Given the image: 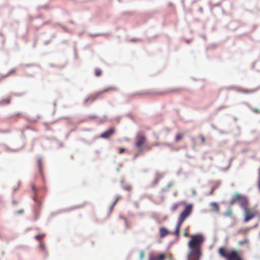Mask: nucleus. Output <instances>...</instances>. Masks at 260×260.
I'll list each match as a JSON object with an SVG mask.
<instances>
[{"label": "nucleus", "mask_w": 260, "mask_h": 260, "mask_svg": "<svg viewBox=\"0 0 260 260\" xmlns=\"http://www.w3.org/2000/svg\"><path fill=\"white\" fill-rule=\"evenodd\" d=\"M193 210V205L188 204L185 205L183 210L180 213L178 220L175 234L176 235L179 234L180 228L184 220L191 214Z\"/></svg>", "instance_id": "obj_1"}, {"label": "nucleus", "mask_w": 260, "mask_h": 260, "mask_svg": "<svg viewBox=\"0 0 260 260\" xmlns=\"http://www.w3.org/2000/svg\"><path fill=\"white\" fill-rule=\"evenodd\" d=\"M218 252L226 260H242L241 253L237 250H230L225 247H221L219 249Z\"/></svg>", "instance_id": "obj_2"}, {"label": "nucleus", "mask_w": 260, "mask_h": 260, "mask_svg": "<svg viewBox=\"0 0 260 260\" xmlns=\"http://www.w3.org/2000/svg\"><path fill=\"white\" fill-rule=\"evenodd\" d=\"M147 139L144 133L140 132L137 134L136 137V142L135 145L140 152L146 150H150L151 147L146 145Z\"/></svg>", "instance_id": "obj_3"}, {"label": "nucleus", "mask_w": 260, "mask_h": 260, "mask_svg": "<svg viewBox=\"0 0 260 260\" xmlns=\"http://www.w3.org/2000/svg\"><path fill=\"white\" fill-rule=\"evenodd\" d=\"M201 254L199 245H189L188 260H199Z\"/></svg>", "instance_id": "obj_4"}, {"label": "nucleus", "mask_w": 260, "mask_h": 260, "mask_svg": "<svg viewBox=\"0 0 260 260\" xmlns=\"http://www.w3.org/2000/svg\"><path fill=\"white\" fill-rule=\"evenodd\" d=\"M118 89L115 86H109L106 88H105L96 92H95L94 94L87 97L84 100V103H87L88 101H90L91 102L94 101L96 99H97L99 96L101 94H104L106 92H108L112 91H116Z\"/></svg>", "instance_id": "obj_5"}, {"label": "nucleus", "mask_w": 260, "mask_h": 260, "mask_svg": "<svg viewBox=\"0 0 260 260\" xmlns=\"http://www.w3.org/2000/svg\"><path fill=\"white\" fill-rule=\"evenodd\" d=\"M236 202L239 203L243 209L247 207L248 205V201L247 198L239 193H236L235 194L231 201V204L233 205Z\"/></svg>", "instance_id": "obj_6"}, {"label": "nucleus", "mask_w": 260, "mask_h": 260, "mask_svg": "<svg viewBox=\"0 0 260 260\" xmlns=\"http://www.w3.org/2000/svg\"><path fill=\"white\" fill-rule=\"evenodd\" d=\"M244 210V221L248 222L252 219L257 213L256 210L248 208L247 207L243 209Z\"/></svg>", "instance_id": "obj_7"}, {"label": "nucleus", "mask_w": 260, "mask_h": 260, "mask_svg": "<svg viewBox=\"0 0 260 260\" xmlns=\"http://www.w3.org/2000/svg\"><path fill=\"white\" fill-rule=\"evenodd\" d=\"M205 241V238L202 234H197L191 236V240L188 244H201Z\"/></svg>", "instance_id": "obj_8"}, {"label": "nucleus", "mask_w": 260, "mask_h": 260, "mask_svg": "<svg viewBox=\"0 0 260 260\" xmlns=\"http://www.w3.org/2000/svg\"><path fill=\"white\" fill-rule=\"evenodd\" d=\"M114 128L112 127L108 130L105 131L104 133H102L100 137L104 139H108L110 138L114 133Z\"/></svg>", "instance_id": "obj_9"}, {"label": "nucleus", "mask_w": 260, "mask_h": 260, "mask_svg": "<svg viewBox=\"0 0 260 260\" xmlns=\"http://www.w3.org/2000/svg\"><path fill=\"white\" fill-rule=\"evenodd\" d=\"M159 237L161 238H164L168 235L170 234V232L165 227H160L159 229Z\"/></svg>", "instance_id": "obj_10"}, {"label": "nucleus", "mask_w": 260, "mask_h": 260, "mask_svg": "<svg viewBox=\"0 0 260 260\" xmlns=\"http://www.w3.org/2000/svg\"><path fill=\"white\" fill-rule=\"evenodd\" d=\"M182 205H184V206H185L186 204H185L184 202L176 203L174 204H173V206L171 207V210L172 212H175L178 209L179 206Z\"/></svg>", "instance_id": "obj_11"}, {"label": "nucleus", "mask_w": 260, "mask_h": 260, "mask_svg": "<svg viewBox=\"0 0 260 260\" xmlns=\"http://www.w3.org/2000/svg\"><path fill=\"white\" fill-rule=\"evenodd\" d=\"M165 257L164 254H161L159 255H151L150 256L149 260H164Z\"/></svg>", "instance_id": "obj_12"}, {"label": "nucleus", "mask_w": 260, "mask_h": 260, "mask_svg": "<svg viewBox=\"0 0 260 260\" xmlns=\"http://www.w3.org/2000/svg\"><path fill=\"white\" fill-rule=\"evenodd\" d=\"M210 207L212 208V211L214 212L218 213L219 212V207L216 202H212L210 204Z\"/></svg>", "instance_id": "obj_13"}, {"label": "nucleus", "mask_w": 260, "mask_h": 260, "mask_svg": "<svg viewBox=\"0 0 260 260\" xmlns=\"http://www.w3.org/2000/svg\"><path fill=\"white\" fill-rule=\"evenodd\" d=\"M184 136H185V133H184V132L177 134L175 137V141L176 142H179L180 140L183 139Z\"/></svg>", "instance_id": "obj_14"}, {"label": "nucleus", "mask_w": 260, "mask_h": 260, "mask_svg": "<svg viewBox=\"0 0 260 260\" xmlns=\"http://www.w3.org/2000/svg\"><path fill=\"white\" fill-rule=\"evenodd\" d=\"M16 72V69H13L12 70H11L10 71H9L8 72V73L5 75H2L0 76V81L4 78H6L11 75H12V74H14L15 72Z\"/></svg>", "instance_id": "obj_15"}, {"label": "nucleus", "mask_w": 260, "mask_h": 260, "mask_svg": "<svg viewBox=\"0 0 260 260\" xmlns=\"http://www.w3.org/2000/svg\"><path fill=\"white\" fill-rule=\"evenodd\" d=\"M11 102V98L10 97H8L5 99H3L0 102L1 104H9Z\"/></svg>", "instance_id": "obj_16"}, {"label": "nucleus", "mask_w": 260, "mask_h": 260, "mask_svg": "<svg viewBox=\"0 0 260 260\" xmlns=\"http://www.w3.org/2000/svg\"><path fill=\"white\" fill-rule=\"evenodd\" d=\"M223 215L226 217H232L233 215V212L231 209H229L224 213Z\"/></svg>", "instance_id": "obj_17"}, {"label": "nucleus", "mask_w": 260, "mask_h": 260, "mask_svg": "<svg viewBox=\"0 0 260 260\" xmlns=\"http://www.w3.org/2000/svg\"><path fill=\"white\" fill-rule=\"evenodd\" d=\"M102 74V71L99 68H96L95 69V75L97 77L100 76Z\"/></svg>", "instance_id": "obj_18"}, {"label": "nucleus", "mask_w": 260, "mask_h": 260, "mask_svg": "<svg viewBox=\"0 0 260 260\" xmlns=\"http://www.w3.org/2000/svg\"><path fill=\"white\" fill-rule=\"evenodd\" d=\"M34 200L36 203V206L39 209L41 205V202L37 200V197L36 196L34 197Z\"/></svg>", "instance_id": "obj_19"}, {"label": "nucleus", "mask_w": 260, "mask_h": 260, "mask_svg": "<svg viewBox=\"0 0 260 260\" xmlns=\"http://www.w3.org/2000/svg\"><path fill=\"white\" fill-rule=\"evenodd\" d=\"M181 89L179 88H173L169 89L167 92L168 93H173V92H177L179 91Z\"/></svg>", "instance_id": "obj_20"}, {"label": "nucleus", "mask_w": 260, "mask_h": 260, "mask_svg": "<svg viewBox=\"0 0 260 260\" xmlns=\"http://www.w3.org/2000/svg\"><path fill=\"white\" fill-rule=\"evenodd\" d=\"M45 235L44 234H39L36 236V238L39 241L41 242V240L44 238Z\"/></svg>", "instance_id": "obj_21"}, {"label": "nucleus", "mask_w": 260, "mask_h": 260, "mask_svg": "<svg viewBox=\"0 0 260 260\" xmlns=\"http://www.w3.org/2000/svg\"><path fill=\"white\" fill-rule=\"evenodd\" d=\"M254 90L243 89L242 92L245 93H250L254 92Z\"/></svg>", "instance_id": "obj_22"}, {"label": "nucleus", "mask_w": 260, "mask_h": 260, "mask_svg": "<svg viewBox=\"0 0 260 260\" xmlns=\"http://www.w3.org/2000/svg\"><path fill=\"white\" fill-rule=\"evenodd\" d=\"M123 189L125 190H127V191H130L132 190V187L131 185H126L124 187H123Z\"/></svg>", "instance_id": "obj_23"}, {"label": "nucleus", "mask_w": 260, "mask_h": 260, "mask_svg": "<svg viewBox=\"0 0 260 260\" xmlns=\"http://www.w3.org/2000/svg\"><path fill=\"white\" fill-rule=\"evenodd\" d=\"M199 138L200 139L202 144H204L205 142V139L203 135H201L199 136Z\"/></svg>", "instance_id": "obj_24"}, {"label": "nucleus", "mask_w": 260, "mask_h": 260, "mask_svg": "<svg viewBox=\"0 0 260 260\" xmlns=\"http://www.w3.org/2000/svg\"><path fill=\"white\" fill-rule=\"evenodd\" d=\"M216 186H213L211 188L210 191L209 192L208 195H212V194H213V193L214 190L216 189Z\"/></svg>", "instance_id": "obj_25"}, {"label": "nucleus", "mask_w": 260, "mask_h": 260, "mask_svg": "<svg viewBox=\"0 0 260 260\" xmlns=\"http://www.w3.org/2000/svg\"><path fill=\"white\" fill-rule=\"evenodd\" d=\"M251 111L256 114L260 113V110L258 108H253L251 109Z\"/></svg>", "instance_id": "obj_26"}, {"label": "nucleus", "mask_w": 260, "mask_h": 260, "mask_svg": "<svg viewBox=\"0 0 260 260\" xmlns=\"http://www.w3.org/2000/svg\"><path fill=\"white\" fill-rule=\"evenodd\" d=\"M120 198V196H117L116 197V199H115V201H114V202L112 204V207H114L116 204V203H117V202L118 201V200H119Z\"/></svg>", "instance_id": "obj_27"}, {"label": "nucleus", "mask_w": 260, "mask_h": 260, "mask_svg": "<svg viewBox=\"0 0 260 260\" xmlns=\"http://www.w3.org/2000/svg\"><path fill=\"white\" fill-rule=\"evenodd\" d=\"M125 151V149L124 148H120L119 149V153L122 154Z\"/></svg>", "instance_id": "obj_28"}, {"label": "nucleus", "mask_w": 260, "mask_h": 260, "mask_svg": "<svg viewBox=\"0 0 260 260\" xmlns=\"http://www.w3.org/2000/svg\"><path fill=\"white\" fill-rule=\"evenodd\" d=\"M140 257L141 259H142L144 258V252H141Z\"/></svg>", "instance_id": "obj_29"}, {"label": "nucleus", "mask_w": 260, "mask_h": 260, "mask_svg": "<svg viewBox=\"0 0 260 260\" xmlns=\"http://www.w3.org/2000/svg\"><path fill=\"white\" fill-rule=\"evenodd\" d=\"M17 213L18 214H22V213H23V210H18V211L17 212Z\"/></svg>", "instance_id": "obj_30"}, {"label": "nucleus", "mask_w": 260, "mask_h": 260, "mask_svg": "<svg viewBox=\"0 0 260 260\" xmlns=\"http://www.w3.org/2000/svg\"><path fill=\"white\" fill-rule=\"evenodd\" d=\"M258 188H259V190L260 191V178H258Z\"/></svg>", "instance_id": "obj_31"}, {"label": "nucleus", "mask_w": 260, "mask_h": 260, "mask_svg": "<svg viewBox=\"0 0 260 260\" xmlns=\"http://www.w3.org/2000/svg\"><path fill=\"white\" fill-rule=\"evenodd\" d=\"M248 230L247 229H242V230H241L240 231L241 232H247Z\"/></svg>", "instance_id": "obj_32"}, {"label": "nucleus", "mask_w": 260, "mask_h": 260, "mask_svg": "<svg viewBox=\"0 0 260 260\" xmlns=\"http://www.w3.org/2000/svg\"><path fill=\"white\" fill-rule=\"evenodd\" d=\"M84 204L80 205H78V206H77V208H82V207H84Z\"/></svg>", "instance_id": "obj_33"}, {"label": "nucleus", "mask_w": 260, "mask_h": 260, "mask_svg": "<svg viewBox=\"0 0 260 260\" xmlns=\"http://www.w3.org/2000/svg\"><path fill=\"white\" fill-rule=\"evenodd\" d=\"M192 194H193V195L196 194V190H192Z\"/></svg>", "instance_id": "obj_34"}, {"label": "nucleus", "mask_w": 260, "mask_h": 260, "mask_svg": "<svg viewBox=\"0 0 260 260\" xmlns=\"http://www.w3.org/2000/svg\"><path fill=\"white\" fill-rule=\"evenodd\" d=\"M39 167H40V172H41V164H39Z\"/></svg>", "instance_id": "obj_35"}, {"label": "nucleus", "mask_w": 260, "mask_h": 260, "mask_svg": "<svg viewBox=\"0 0 260 260\" xmlns=\"http://www.w3.org/2000/svg\"><path fill=\"white\" fill-rule=\"evenodd\" d=\"M32 189H33L34 190L35 189V187H34V186H33V187H32Z\"/></svg>", "instance_id": "obj_36"}]
</instances>
